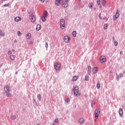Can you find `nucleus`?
I'll list each match as a JSON object with an SVG mask.
<instances>
[{
    "mask_svg": "<svg viewBox=\"0 0 125 125\" xmlns=\"http://www.w3.org/2000/svg\"><path fill=\"white\" fill-rule=\"evenodd\" d=\"M104 30H106V29L108 28V24H105L104 25Z\"/></svg>",
    "mask_w": 125,
    "mask_h": 125,
    "instance_id": "obj_26",
    "label": "nucleus"
},
{
    "mask_svg": "<svg viewBox=\"0 0 125 125\" xmlns=\"http://www.w3.org/2000/svg\"><path fill=\"white\" fill-rule=\"evenodd\" d=\"M62 5L63 6V7H64L65 8H66V7H67V6H68V3H67V2H62Z\"/></svg>",
    "mask_w": 125,
    "mask_h": 125,
    "instance_id": "obj_15",
    "label": "nucleus"
},
{
    "mask_svg": "<svg viewBox=\"0 0 125 125\" xmlns=\"http://www.w3.org/2000/svg\"><path fill=\"white\" fill-rule=\"evenodd\" d=\"M99 114H100V111L99 110V109H97L95 110V122H96L97 119H98V117L99 116Z\"/></svg>",
    "mask_w": 125,
    "mask_h": 125,
    "instance_id": "obj_3",
    "label": "nucleus"
},
{
    "mask_svg": "<svg viewBox=\"0 0 125 125\" xmlns=\"http://www.w3.org/2000/svg\"><path fill=\"white\" fill-rule=\"evenodd\" d=\"M54 68L56 71L60 70V64L58 63H55L54 65Z\"/></svg>",
    "mask_w": 125,
    "mask_h": 125,
    "instance_id": "obj_9",
    "label": "nucleus"
},
{
    "mask_svg": "<svg viewBox=\"0 0 125 125\" xmlns=\"http://www.w3.org/2000/svg\"><path fill=\"white\" fill-rule=\"evenodd\" d=\"M3 6H4L5 7H7V6H9V5H8V4H5L3 5Z\"/></svg>",
    "mask_w": 125,
    "mask_h": 125,
    "instance_id": "obj_36",
    "label": "nucleus"
},
{
    "mask_svg": "<svg viewBox=\"0 0 125 125\" xmlns=\"http://www.w3.org/2000/svg\"><path fill=\"white\" fill-rule=\"evenodd\" d=\"M65 102H67V103H68V102H70V99H67L65 100Z\"/></svg>",
    "mask_w": 125,
    "mask_h": 125,
    "instance_id": "obj_33",
    "label": "nucleus"
},
{
    "mask_svg": "<svg viewBox=\"0 0 125 125\" xmlns=\"http://www.w3.org/2000/svg\"><path fill=\"white\" fill-rule=\"evenodd\" d=\"M99 5V8H102V6H101V4H100Z\"/></svg>",
    "mask_w": 125,
    "mask_h": 125,
    "instance_id": "obj_43",
    "label": "nucleus"
},
{
    "mask_svg": "<svg viewBox=\"0 0 125 125\" xmlns=\"http://www.w3.org/2000/svg\"><path fill=\"white\" fill-rule=\"evenodd\" d=\"M31 36L32 35L31 34V33H28L26 35V39H31Z\"/></svg>",
    "mask_w": 125,
    "mask_h": 125,
    "instance_id": "obj_21",
    "label": "nucleus"
},
{
    "mask_svg": "<svg viewBox=\"0 0 125 125\" xmlns=\"http://www.w3.org/2000/svg\"><path fill=\"white\" fill-rule=\"evenodd\" d=\"M64 1H65V2H66V3H68L69 0H64Z\"/></svg>",
    "mask_w": 125,
    "mask_h": 125,
    "instance_id": "obj_42",
    "label": "nucleus"
},
{
    "mask_svg": "<svg viewBox=\"0 0 125 125\" xmlns=\"http://www.w3.org/2000/svg\"><path fill=\"white\" fill-rule=\"evenodd\" d=\"M4 90L6 93L7 97H9L10 96V88L8 85H6L4 87Z\"/></svg>",
    "mask_w": 125,
    "mask_h": 125,
    "instance_id": "obj_1",
    "label": "nucleus"
},
{
    "mask_svg": "<svg viewBox=\"0 0 125 125\" xmlns=\"http://www.w3.org/2000/svg\"><path fill=\"white\" fill-rule=\"evenodd\" d=\"M117 81H119V78H118V77H117Z\"/></svg>",
    "mask_w": 125,
    "mask_h": 125,
    "instance_id": "obj_47",
    "label": "nucleus"
},
{
    "mask_svg": "<svg viewBox=\"0 0 125 125\" xmlns=\"http://www.w3.org/2000/svg\"><path fill=\"white\" fill-rule=\"evenodd\" d=\"M77 34V32H76V31H74L72 32V36L73 37H74V38L76 37V34Z\"/></svg>",
    "mask_w": 125,
    "mask_h": 125,
    "instance_id": "obj_23",
    "label": "nucleus"
},
{
    "mask_svg": "<svg viewBox=\"0 0 125 125\" xmlns=\"http://www.w3.org/2000/svg\"><path fill=\"white\" fill-rule=\"evenodd\" d=\"M20 20H21V18L20 17H16V18H15V21L16 22H19V21H20Z\"/></svg>",
    "mask_w": 125,
    "mask_h": 125,
    "instance_id": "obj_17",
    "label": "nucleus"
},
{
    "mask_svg": "<svg viewBox=\"0 0 125 125\" xmlns=\"http://www.w3.org/2000/svg\"><path fill=\"white\" fill-rule=\"evenodd\" d=\"M99 17L100 19H102V17H101V14H99Z\"/></svg>",
    "mask_w": 125,
    "mask_h": 125,
    "instance_id": "obj_39",
    "label": "nucleus"
},
{
    "mask_svg": "<svg viewBox=\"0 0 125 125\" xmlns=\"http://www.w3.org/2000/svg\"><path fill=\"white\" fill-rule=\"evenodd\" d=\"M120 54H121V55H123V52L121 51L120 52Z\"/></svg>",
    "mask_w": 125,
    "mask_h": 125,
    "instance_id": "obj_46",
    "label": "nucleus"
},
{
    "mask_svg": "<svg viewBox=\"0 0 125 125\" xmlns=\"http://www.w3.org/2000/svg\"><path fill=\"white\" fill-rule=\"evenodd\" d=\"M119 113L120 117H122L123 116V114H124V111H123V109L120 108Z\"/></svg>",
    "mask_w": 125,
    "mask_h": 125,
    "instance_id": "obj_13",
    "label": "nucleus"
},
{
    "mask_svg": "<svg viewBox=\"0 0 125 125\" xmlns=\"http://www.w3.org/2000/svg\"><path fill=\"white\" fill-rule=\"evenodd\" d=\"M80 94H81V93H80V91L79 90L78 91L74 90V95L75 96H78Z\"/></svg>",
    "mask_w": 125,
    "mask_h": 125,
    "instance_id": "obj_12",
    "label": "nucleus"
},
{
    "mask_svg": "<svg viewBox=\"0 0 125 125\" xmlns=\"http://www.w3.org/2000/svg\"><path fill=\"white\" fill-rule=\"evenodd\" d=\"M0 36H2V37H3V36H4V32H3L0 30Z\"/></svg>",
    "mask_w": 125,
    "mask_h": 125,
    "instance_id": "obj_24",
    "label": "nucleus"
},
{
    "mask_svg": "<svg viewBox=\"0 0 125 125\" xmlns=\"http://www.w3.org/2000/svg\"><path fill=\"white\" fill-rule=\"evenodd\" d=\"M85 81H88V75H86L85 77Z\"/></svg>",
    "mask_w": 125,
    "mask_h": 125,
    "instance_id": "obj_30",
    "label": "nucleus"
},
{
    "mask_svg": "<svg viewBox=\"0 0 125 125\" xmlns=\"http://www.w3.org/2000/svg\"><path fill=\"white\" fill-rule=\"evenodd\" d=\"M120 78H122V77H124V74H120Z\"/></svg>",
    "mask_w": 125,
    "mask_h": 125,
    "instance_id": "obj_40",
    "label": "nucleus"
},
{
    "mask_svg": "<svg viewBox=\"0 0 125 125\" xmlns=\"http://www.w3.org/2000/svg\"><path fill=\"white\" fill-rule=\"evenodd\" d=\"M60 28L62 30H64L65 28V21L64 20H61L60 21Z\"/></svg>",
    "mask_w": 125,
    "mask_h": 125,
    "instance_id": "obj_4",
    "label": "nucleus"
},
{
    "mask_svg": "<svg viewBox=\"0 0 125 125\" xmlns=\"http://www.w3.org/2000/svg\"><path fill=\"white\" fill-rule=\"evenodd\" d=\"M11 120H12L13 121H14L15 119H16V116L15 115H12L10 117Z\"/></svg>",
    "mask_w": 125,
    "mask_h": 125,
    "instance_id": "obj_20",
    "label": "nucleus"
},
{
    "mask_svg": "<svg viewBox=\"0 0 125 125\" xmlns=\"http://www.w3.org/2000/svg\"><path fill=\"white\" fill-rule=\"evenodd\" d=\"M78 123L80 125H83L84 124V119L83 118H81L78 120Z\"/></svg>",
    "mask_w": 125,
    "mask_h": 125,
    "instance_id": "obj_10",
    "label": "nucleus"
},
{
    "mask_svg": "<svg viewBox=\"0 0 125 125\" xmlns=\"http://www.w3.org/2000/svg\"><path fill=\"white\" fill-rule=\"evenodd\" d=\"M114 45H115V46H116V45H118V42H115L114 43Z\"/></svg>",
    "mask_w": 125,
    "mask_h": 125,
    "instance_id": "obj_38",
    "label": "nucleus"
},
{
    "mask_svg": "<svg viewBox=\"0 0 125 125\" xmlns=\"http://www.w3.org/2000/svg\"><path fill=\"white\" fill-rule=\"evenodd\" d=\"M74 90H76V91H79V86H76L74 88Z\"/></svg>",
    "mask_w": 125,
    "mask_h": 125,
    "instance_id": "obj_29",
    "label": "nucleus"
},
{
    "mask_svg": "<svg viewBox=\"0 0 125 125\" xmlns=\"http://www.w3.org/2000/svg\"><path fill=\"white\" fill-rule=\"evenodd\" d=\"M47 16H48V13H47V11H44L43 14L41 18V19L43 22H45Z\"/></svg>",
    "mask_w": 125,
    "mask_h": 125,
    "instance_id": "obj_2",
    "label": "nucleus"
},
{
    "mask_svg": "<svg viewBox=\"0 0 125 125\" xmlns=\"http://www.w3.org/2000/svg\"><path fill=\"white\" fill-rule=\"evenodd\" d=\"M55 123L56 124H58V123H59V120H58V119H55Z\"/></svg>",
    "mask_w": 125,
    "mask_h": 125,
    "instance_id": "obj_31",
    "label": "nucleus"
},
{
    "mask_svg": "<svg viewBox=\"0 0 125 125\" xmlns=\"http://www.w3.org/2000/svg\"><path fill=\"white\" fill-rule=\"evenodd\" d=\"M97 88H98V89H99V88H100V83H97Z\"/></svg>",
    "mask_w": 125,
    "mask_h": 125,
    "instance_id": "obj_28",
    "label": "nucleus"
},
{
    "mask_svg": "<svg viewBox=\"0 0 125 125\" xmlns=\"http://www.w3.org/2000/svg\"><path fill=\"white\" fill-rule=\"evenodd\" d=\"M78 78H79L78 76H75L73 77V81L76 82L77 80H78Z\"/></svg>",
    "mask_w": 125,
    "mask_h": 125,
    "instance_id": "obj_22",
    "label": "nucleus"
},
{
    "mask_svg": "<svg viewBox=\"0 0 125 125\" xmlns=\"http://www.w3.org/2000/svg\"><path fill=\"white\" fill-rule=\"evenodd\" d=\"M18 36H21V35H22V33L21 32H20V31H18Z\"/></svg>",
    "mask_w": 125,
    "mask_h": 125,
    "instance_id": "obj_32",
    "label": "nucleus"
},
{
    "mask_svg": "<svg viewBox=\"0 0 125 125\" xmlns=\"http://www.w3.org/2000/svg\"><path fill=\"white\" fill-rule=\"evenodd\" d=\"M106 61V57L104 56H102L99 58V62L101 63H104Z\"/></svg>",
    "mask_w": 125,
    "mask_h": 125,
    "instance_id": "obj_5",
    "label": "nucleus"
},
{
    "mask_svg": "<svg viewBox=\"0 0 125 125\" xmlns=\"http://www.w3.org/2000/svg\"><path fill=\"white\" fill-rule=\"evenodd\" d=\"M45 0H41V2H44Z\"/></svg>",
    "mask_w": 125,
    "mask_h": 125,
    "instance_id": "obj_45",
    "label": "nucleus"
},
{
    "mask_svg": "<svg viewBox=\"0 0 125 125\" xmlns=\"http://www.w3.org/2000/svg\"><path fill=\"white\" fill-rule=\"evenodd\" d=\"M30 19L32 23H35V22H36V16H35L34 15H30Z\"/></svg>",
    "mask_w": 125,
    "mask_h": 125,
    "instance_id": "obj_7",
    "label": "nucleus"
},
{
    "mask_svg": "<svg viewBox=\"0 0 125 125\" xmlns=\"http://www.w3.org/2000/svg\"><path fill=\"white\" fill-rule=\"evenodd\" d=\"M98 71V68H97V67H94L93 68V73H94V74H96Z\"/></svg>",
    "mask_w": 125,
    "mask_h": 125,
    "instance_id": "obj_14",
    "label": "nucleus"
},
{
    "mask_svg": "<svg viewBox=\"0 0 125 125\" xmlns=\"http://www.w3.org/2000/svg\"><path fill=\"white\" fill-rule=\"evenodd\" d=\"M97 4H98V5L101 4V3H100V0H97Z\"/></svg>",
    "mask_w": 125,
    "mask_h": 125,
    "instance_id": "obj_34",
    "label": "nucleus"
},
{
    "mask_svg": "<svg viewBox=\"0 0 125 125\" xmlns=\"http://www.w3.org/2000/svg\"><path fill=\"white\" fill-rule=\"evenodd\" d=\"M6 0H2V1H5Z\"/></svg>",
    "mask_w": 125,
    "mask_h": 125,
    "instance_id": "obj_48",
    "label": "nucleus"
},
{
    "mask_svg": "<svg viewBox=\"0 0 125 125\" xmlns=\"http://www.w3.org/2000/svg\"><path fill=\"white\" fill-rule=\"evenodd\" d=\"M15 50L14 49H13L12 50V51H15Z\"/></svg>",
    "mask_w": 125,
    "mask_h": 125,
    "instance_id": "obj_49",
    "label": "nucleus"
},
{
    "mask_svg": "<svg viewBox=\"0 0 125 125\" xmlns=\"http://www.w3.org/2000/svg\"><path fill=\"white\" fill-rule=\"evenodd\" d=\"M102 4L103 6H105L106 5V0H103Z\"/></svg>",
    "mask_w": 125,
    "mask_h": 125,
    "instance_id": "obj_19",
    "label": "nucleus"
},
{
    "mask_svg": "<svg viewBox=\"0 0 125 125\" xmlns=\"http://www.w3.org/2000/svg\"><path fill=\"white\" fill-rule=\"evenodd\" d=\"M8 54L10 55V54H11V53H12V52H11V51H9L8 52Z\"/></svg>",
    "mask_w": 125,
    "mask_h": 125,
    "instance_id": "obj_41",
    "label": "nucleus"
},
{
    "mask_svg": "<svg viewBox=\"0 0 125 125\" xmlns=\"http://www.w3.org/2000/svg\"><path fill=\"white\" fill-rule=\"evenodd\" d=\"M70 40H71V38L68 36H66L63 38V41L65 42H70Z\"/></svg>",
    "mask_w": 125,
    "mask_h": 125,
    "instance_id": "obj_8",
    "label": "nucleus"
},
{
    "mask_svg": "<svg viewBox=\"0 0 125 125\" xmlns=\"http://www.w3.org/2000/svg\"><path fill=\"white\" fill-rule=\"evenodd\" d=\"M29 44H33V42L32 41H30L29 42Z\"/></svg>",
    "mask_w": 125,
    "mask_h": 125,
    "instance_id": "obj_44",
    "label": "nucleus"
},
{
    "mask_svg": "<svg viewBox=\"0 0 125 125\" xmlns=\"http://www.w3.org/2000/svg\"><path fill=\"white\" fill-rule=\"evenodd\" d=\"M37 97L38 99L41 101V99H42V96H41V94H38L37 96Z\"/></svg>",
    "mask_w": 125,
    "mask_h": 125,
    "instance_id": "obj_27",
    "label": "nucleus"
},
{
    "mask_svg": "<svg viewBox=\"0 0 125 125\" xmlns=\"http://www.w3.org/2000/svg\"><path fill=\"white\" fill-rule=\"evenodd\" d=\"M61 3V0H56L55 2V4L57 6H59Z\"/></svg>",
    "mask_w": 125,
    "mask_h": 125,
    "instance_id": "obj_11",
    "label": "nucleus"
},
{
    "mask_svg": "<svg viewBox=\"0 0 125 125\" xmlns=\"http://www.w3.org/2000/svg\"><path fill=\"white\" fill-rule=\"evenodd\" d=\"M10 58L11 60L14 61L15 60V56L12 55L10 56Z\"/></svg>",
    "mask_w": 125,
    "mask_h": 125,
    "instance_id": "obj_18",
    "label": "nucleus"
},
{
    "mask_svg": "<svg viewBox=\"0 0 125 125\" xmlns=\"http://www.w3.org/2000/svg\"><path fill=\"white\" fill-rule=\"evenodd\" d=\"M88 71L89 72V73L91 72V66H89L88 67Z\"/></svg>",
    "mask_w": 125,
    "mask_h": 125,
    "instance_id": "obj_25",
    "label": "nucleus"
},
{
    "mask_svg": "<svg viewBox=\"0 0 125 125\" xmlns=\"http://www.w3.org/2000/svg\"><path fill=\"white\" fill-rule=\"evenodd\" d=\"M42 27L41 26L40 24H38L36 26V30L37 31H40L41 30Z\"/></svg>",
    "mask_w": 125,
    "mask_h": 125,
    "instance_id": "obj_16",
    "label": "nucleus"
},
{
    "mask_svg": "<svg viewBox=\"0 0 125 125\" xmlns=\"http://www.w3.org/2000/svg\"><path fill=\"white\" fill-rule=\"evenodd\" d=\"M89 7H90V8L91 9H92V4H89Z\"/></svg>",
    "mask_w": 125,
    "mask_h": 125,
    "instance_id": "obj_35",
    "label": "nucleus"
},
{
    "mask_svg": "<svg viewBox=\"0 0 125 125\" xmlns=\"http://www.w3.org/2000/svg\"><path fill=\"white\" fill-rule=\"evenodd\" d=\"M120 17V14L119 13V10H117L116 13V15L113 17V21H116L118 18Z\"/></svg>",
    "mask_w": 125,
    "mask_h": 125,
    "instance_id": "obj_6",
    "label": "nucleus"
},
{
    "mask_svg": "<svg viewBox=\"0 0 125 125\" xmlns=\"http://www.w3.org/2000/svg\"><path fill=\"white\" fill-rule=\"evenodd\" d=\"M45 47H46V48L48 47V44L46 42V43H45Z\"/></svg>",
    "mask_w": 125,
    "mask_h": 125,
    "instance_id": "obj_37",
    "label": "nucleus"
}]
</instances>
